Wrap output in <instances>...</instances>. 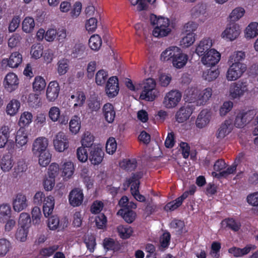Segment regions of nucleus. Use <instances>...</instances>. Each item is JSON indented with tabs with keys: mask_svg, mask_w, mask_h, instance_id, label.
I'll return each mask as SVG.
<instances>
[{
	"mask_svg": "<svg viewBox=\"0 0 258 258\" xmlns=\"http://www.w3.org/2000/svg\"><path fill=\"white\" fill-rule=\"evenodd\" d=\"M117 215L121 216L127 223L133 222L137 216L136 212L127 208H121L117 212Z\"/></svg>",
	"mask_w": 258,
	"mask_h": 258,
	"instance_id": "nucleus-20",
	"label": "nucleus"
},
{
	"mask_svg": "<svg viewBox=\"0 0 258 258\" xmlns=\"http://www.w3.org/2000/svg\"><path fill=\"white\" fill-rule=\"evenodd\" d=\"M137 162L135 159L124 160L120 163V166L121 168L132 171L137 167Z\"/></svg>",
	"mask_w": 258,
	"mask_h": 258,
	"instance_id": "nucleus-39",
	"label": "nucleus"
},
{
	"mask_svg": "<svg viewBox=\"0 0 258 258\" xmlns=\"http://www.w3.org/2000/svg\"><path fill=\"white\" fill-rule=\"evenodd\" d=\"M188 58L187 55L181 52L180 49H179L174 58L172 59V63L173 66L178 69L182 68L186 64Z\"/></svg>",
	"mask_w": 258,
	"mask_h": 258,
	"instance_id": "nucleus-16",
	"label": "nucleus"
},
{
	"mask_svg": "<svg viewBox=\"0 0 258 258\" xmlns=\"http://www.w3.org/2000/svg\"><path fill=\"white\" fill-rule=\"evenodd\" d=\"M33 116L31 112L25 111L23 112L20 118L19 124L21 127L29 124L32 120Z\"/></svg>",
	"mask_w": 258,
	"mask_h": 258,
	"instance_id": "nucleus-40",
	"label": "nucleus"
},
{
	"mask_svg": "<svg viewBox=\"0 0 258 258\" xmlns=\"http://www.w3.org/2000/svg\"><path fill=\"white\" fill-rule=\"evenodd\" d=\"M140 184V182L137 183L136 185H134V183L132 184L131 187V191L132 195L136 200L140 202H144L146 201V198L139 192Z\"/></svg>",
	"mask_w": 258,
	"mask_h": 258,
	"instance_id": "nucleus-37",
	"label": "nucleus"
},
{
	"mask_svg": "<svg viewBox=\"0 0 258 258\" xmlns=\"http://www.w3.org/2000/svg\"><path fill=\"white\" fill-rule=\"evenodd\" d=\"M20 106V102L17 100L13 99L7 105L6 111L8 114L14 115L18 111Z\"/></svg>",
	"mask_w": 258,
	"mask_h": 258,
	"instance_id": "nucleus-32",
	"label": "nucleus"
},
{
	"mask_svg": "<svg viewBox=\"0 0 258 258\" xmlns=\"http://www.w3.org/2000/svg\"><path fill=\"white\" fill-rule=\"evenodd\" d=\"M195 107L190 103L184 104L181 107L175 115L176 120L182 123L186 121L191 115Z\"/></svg>",
	"mask_w": 258,
	"mask_h": 258,
	"instance_id": "nucleus-8",
	"label": "nucleus"
},
{
	"mask_svg": "<svg viewBox=\"0 0 258 258\" xmlns=\"http://www.w3.org/2000/svg\"><path fill=\"white\" fill-rule=\"evenodd\" d=\"M9 128L7 126H4L0 129V148H4L8 141L10 137Z\"/></svg>",
	"mask_w": 258,
	"mask_h": 258,
	"instance_id": "nucleus-33",
	"label": "nucleus"
},
{
	"mask_svg": "<svg viewBox=\"0 0 258 258\" xmlns=\"http://www.w3.org/2000/svg\"><path fill=\"white\" fill-rule=\"evenodd\" d=\"M195 41V34L193 33H188L182 38L181 42L184 47H188L191 45Z\"/></svg>",
	"mask_w": 258,
	"mask_h": 258,
	"instance_id": "nucleus-59",
	"label": "nucleus"
},
{
	"mask_svg": "<svg viewBox=\"0 0 258 258\" xmlns=\"http://www.w3.org/2000/svg\"><path fill=\"white\" fill-rule=\"evenodd\" d=\"M46 86L45 80L40 76H37L35 78V81L33 83V87L35 91H40L43 90Z\"/></svg>",
	"mask_w": 258,
	"mask_h": 258,
	"instance_id": "nucleus-49",
	"label": "nucleus"
},
{
	"mask_svg": "<svg viewBox=\"0 0 258 258\" xmlns=\"http://www.w3.org/2000/svg\"><path fill=\"white\" fill-rule=\"evenodd\" d=\"M212 46L211 40L209 39H204L201 40L196 49V52L199 56H202L205 54V52L209 51L208 50Z\"/></svg>",
	"mask_w": 258,
	"mask_h": 258,
	"instance_id": "nucleus-24",
	"label": "nucleus"
},
{
	"mask_svg": "<svg viewBox=\"0 0 258 258\" xmlns=\"http://www.w3.org/2000/svg\"><path fill=\"white\" fill-rule=\"evenodd\" d=\"M35 22L31 17H26L22 23V29L26 33L31 32L34 29Z\"/></svg>",
	"mask_w": 258,
	"mask_h": 258,
	"instance_id": "nucleus-45",
	"label": "nucleus"
},
{
	"mask_svg": "<svg viewBox=\"0 0 258 258\" xmlns=\"http://www.w3.org/2000/svg\"><path fill=\"white\" fill-rule=\"evenodd\" d=\"M117 229L119 236L123 239L128 238L133 232L132 228L128 226L119 225Z\"/></svg>",
	"mask_w": 258,
	"mask_h": 258,
	"instance_id": "nucleus-36",
	"label": "nucleus"
},
{
	"mask_svg": "<svg viewBox=\"0 0 258 258\" xmlns=\"http://www.w3.org/2000/svg\"><path fill=\"white\" fill-rule=\"evenodd\" d=\"M69 60L64 58L58 61L57 71L60 76L63 75L68 72L69 70Z\"/></svg>",
	"mask_w": 258,
	"mask_h": 258,
	"instance_id": "nucleus-28",
	"label": "nucleus"
},
{
	"mask_svg": "<svg viewBox=\"0 0 258 258\" xmlns=\"http://www.w3.org/2000/svg\"><path fill=\"white\" fill-rule=\"evenodd\" d=\"M220 54L214 49L208 51L202 57L201 61L208 67L215 66L220 59Z\"/></svg>",
	"mask_w": 258,
	"mask_h": 258,
	"instance_id": "nucleus-6",
	"label": "nucleus"
},
{
	"mask_svg": "<svg viewBox=\"0 0 258 258\" xmlns=\"http://www.w3.org/2000/svg\"><path fill=\"white\" fill-rule=\"evenodd\" d=\"M245 10L241 7L234 9L229 16V19L231 22H235L240 19L244 14Z\"/></svg>",
	"mask_w": 258,
	"mask_h": 258,
	"instance_id": "nucleus-38",
	"label": "nucleus"
},
{
	"mask_svg": "<svg viewBox=\"0 0 258 258\" xmlns=\"http://www.w3.org/2000/svg\"><path fill=\"white\" fill-rule=\"evenodd\" d=\"M140 89H143L140 98L147 101H153L156 98V82L151 78L146 79L143 83L139 84Z\"/></svg>",
	"mask_w": 258,
	"mask_h": 258,
	"instance_id": "nucleus-2",
	"label": "nucleus"
},
{
	"mask_svg": "<svg viewBox=\"0 0 258 258\" xmlns=\"http://www.w3.org/2000/svg\"><path fill=\"white\" fill-rule=\"evenodd\" d=\"M59 90V84L56 81L50 82L46 91L48 100L49 101H54L58 97Z\"/></svg>",
	"mask_w": 258,
	"mask_h": 258,
	"instance_id": "nucleus-15",
	"label": "nucleus"
},
{
	"mask_svg": "<svg viewBox=\"0 0 258 258\" xmlns=\"http://www.w3.org/2000/svg\"><path fill=\"white\" fill-rule=\"evenodd\" d=\"M219 72L218 70L210 69L207 72L203 73V77L206 80L211 82L215 80L219 76Z\"/></svg>",
	"mask_w": 258,
	"mask_h": 258,
	"instance_id": "nucleus-54",
	"label": "nucleus"
},
{
	"mask_svg": "<svg viewBox=\"0 0 258 258\" xmlns=\"http://www.w3.org/2000/svg\"><path fill=\"white\" fill-rule=\"evenodd\" d=\"M5 87L9 92L17 88L19 82L17 76L14 73H9L5 77Z\"/></svg>",
	"mask_w": 258,
	"mask_h": 258,
	"instance_id": "nucleus-19",
	"label": "nucleus"
},
{
	"mask_svg": "<svg viewBox=\"0 0 258 258\" xmlns=\"http://www.w3.org/2000/svg\"><path fill=\"white\" fill-rule=\"evenodd\" d=\"M27 236V230L25 227H21L18 229L16 233V238L21 241H24Z\"/></svg>",
	"mask_w": 258,
	"mask_h": 258,
	"instance_id": "nucleus-62",
	"label": "nucleus"
},
{
	"mask_svg": "<svg viewBox=\"0 0 258 258\" xmlns=\"http://www.w3.org/2000/svg\"><path fill=\"white\" fill-rule=\"evenodd\" d=\"M241 116L243 118V121H244L245 124L249 123L255 115V112L254 110H248L247 111H242L239 112Z\"/></svg>",
	"mask_w": 258,
	"mask_h": 258,
	"instance_id": "nucleus-57",
	"label": "nucleus"
},
{
	"mask_svg": "<svg viewBox=\"0 0 258 258\" xmlns=\"http://www.w3.org/2000/svg\"><path fill=\"white\" fill-rule=\"evenodd\" d=\"M39 163L42 167L46 166L50 162L51 155L49 151L38 154Z\"/></svg>",
	"mask_w": 258,
	"mask_h": 258,
	"instance_id": "nucleus-42",
	"label": "nucleus"
},
{
	"mask_svg": "<svg viewBox=\"0 0 258 258\" xmlns=\"http://www.w3.org/2000/svg\"><path fill=\"white\" fill-rule=\"evenodd\" d=\"M43 47L40 44H34L31 48L30 53L32 57L38 59L40 58L43 54Z\"/></svg>",
	"mask_w": 258,
	"mask_h": 258,
	"instance_id": "nucleus-47",
	"label": "nucleus"
},
{
	"mask_svg": "<svg viewBox=\"0 0 258 258\" xmlns=\"http://www.w3.org/2000/svg\"><path fill=\"white\" fill-rule=\"evenodd\" d=\"M182 94L177 90H171L166 93L164 97L163 104L167 108H171L177 106L181 99Z\"/></svg>",
	"mask_w": 258,
	"mask_h": 258,
	"instance_id": "nucleus-4",
	"label": "nucleus"
},
{
	"mask_svg": "<svg viewBox=\"0 0 258 258\" xmlns=\"http://www.w3.org/2000/svg\"><path fill=\"white\" fill-rule=\"evenodd\" d=\"M211 114L207 110H203L196 120V125L200 128L205 127L210 122Z\"/></svg>",
	"mask_w": 258,
	"mask_h": 258,
	"instance_id": "nucleus-18",
	"label": "nucleus"
},
{
	"mask_svg": "<svg viewBox=\"0 0 258 258\" xmlns=\"http://www.w3.org/2000/svg\"><path fill=\"white\" fill-rule=\"evenodd\" d=\"M245 57L244 52L242 51L234 52L229 57L228 62L229 64H239L243 63L242 61Z\"/></svg>",
	"mask_w": 258,
	"mask_h": 258,
	"instance_id": "nucleus-31",
	"label": "nucleus"
},
{
	"mask_svg": "<svg viewBox=\"0 0 258 258\" xmlns=\"http://www.w3.org/2000/svg\"><path fill=\"white\" fill-rule=\"evenodd\" d=\"M16 143L20 146L25 145L27 142V135L25 132L24 127H21L17 133L16 136Z\"/></svg>",
	"mask_w": 258,
	"mask_h": 258,
	"instance_id": "nucleus-34",
	"label": "nucleus"
},
{
	"mask_svg": "<svg viewBox=\"0 0 258 258\" xmlns=\"http://www.w3.org/2000/svg\"><path fill=\"white\" fill-rule=\"evenodd\" d=\"M14 163L11 157L9 155H4L1 160V167L4 172L9 171L13 166Z\"/></svg>",
	"mask_w": 258,
	"mask_h": 258,
	"instance_id": "nucleus-29",
	"label": "nucleus"
},
{
	"mask_svg": "<svg viewBox=\"0 0 258 258\" xmlns=\"http://www.w3.org/2000/svg\"><path fill=\"white\" fill-rule=\"evenodd\" d=\"M98 21L96 18H90L88 20L85 24L86 30L89 32H93L95 31L97 27Z\"/></svg>",
	"mask_w": 258,
	"mask_h": 258,
	"instance_id": "nucleus-53",
	"label": "nucleus"
},
{
	"mask_svg": "<svg viewBox=\"0 0 258 258\" xmlns=\"http://www.w3.org/2000/svg\"><path fill=\"white\" fill-rule=\"evenodd\" d=\"M55 149L58 152H63L69 147L68 140L63 133L59 132L56 134L53 140Z\"/></svg>",
	"mask_w": 258,
	"mask_h": 258,
	"instance_id": "nucleus-11",
	"label": "nucleus"
},
{
	"mask_svg": "<svg viewBox=\"0 0 258 258\" xmlns=\"http://www.w3.org/2000/svg\"><path fill=\"white\" fill-rule=\"evenodd\" d=\"M248 83L247 81H239L232 83L230 87V96L233 99L239 98L248 91Z\"/></svg>",
	"mask_w": 258,
	"mask_h": 258,
	"instance_id": "nucleus-3",
	"label": "nucleus"
},
{
	"mask_svg": "<svg viewBox=\"0 0 258 258\" xmlns=\"http://www.w3.org/2000/svg\"><path fill=\"white\" fill-rule=\"evenodd\" d=\"M48 145V141L46 138L44 137L37 138L33 144V153L35 155H38V154L48 151L47 149Z\"/></svg>",
	"mask_w": 258,
	"mask_h": 258,
	"instance_id": "nucleus-13",
	"label": "nucleus"
},
{
	"mask_svg": "<svg viewBox=\"0 0 258 258\" xmlns=\"http://www.w3.org/2000/svg\"><path fill=\"white\" fill-rule=\"evenodd\" d=\"M31 219L28 214L22 213L19 217L18 223L21 227H27L30 223Z\"/></svg>",
	"mask_w": 258,
	"mask_h": 258,
	"instance_id": "nucleus-58",
	"label": "nucleus"
},
{
	"mask_svg": "<svg viewBox=\"0 0 258 258\" xmlns=\"http://www.w3.org/2000/svg\"><path fill=\"white\" fill-rule=\"evenodd\" d=\"M62 176L66 177H71L74 173V165L71 162L64 163L62 168Z\"/></svg>",
	"mask_w": 258,
	"mask_h": 258,
	"instance_id": "nucleus-52",
	"label": "nucleus"
},
{
	"mask_svg": "<svg viewBox=\"0 0 258 258\" xmlns=\"http://www.w3.org/2000/svg\"><path fill=\"white\" fill-rule=\"evenodd\" d=\"M233 107V103L231 101L224 102L220 109V114L221 116H224L229 112Z\"/></svg>",
	"mask_w": 258,
	"mask_h": 258,
	"instance_id": "nucleus-63",
	"label": "nucleus"
},
{
	"mask_svg": "<svg viewBox=\"0 0 258 258\" xmlns=\"http://www.w3.org/2000/svg\"><path fill=\"white\" fill-rule=\"evenodd\" d=\"M251 249V247L246 246L243 248H240L238 247H232L229 249V252L233 254L235 257L241 256L245 254H247L250 252Z\"/></svg>",
	"mask_w": 258,
	"mask_h": 258,
	"instance_id": "nucleus-35",
	"label": "nucleus"
},
{
	"mask_svg": "<svg viewBox=\"0 0 258 258\" xmlns=\"http://www.w3.org/2000/svg\"><path fill=\"white\" fill-rule=\"evenodd\" d=\"M22 61V55L18 52L12 53L9 58L8 64L11 68H17Z\"/></svg>",
	"mask_w": 258,
	"mask_h": 258,
	"instance_id": "nucleus-27",
	"label": "nucleus"
},
{
	"mask_svg": "<svg viewBox=\"0 0 258 258\" xmlns=\"http://www.w3.org/2000/svg\"><path fill=\"white\" fill-rule=\"evenodd\" d=\"M150 22L153 25H156L153 31V35L156 37H162L167 36L171 31L169 28V20L163 17H157L155 15L150 16Z\"/></svg>",
	"mask_w": 258,
	"mask_h": 258,
	"instance_id": "nucleus-1",
	"label": "nucleus"
},
{
	"mask_svg": "<svg viewBox=\"0 0 258 258\" xmlns=\"http://www.w3.org/2000/svg\"><path fill=\"white\" fill-rule=\"evenodd\" d=\"M11 247L10 242L6 238L0 239V257L5 256Z\"/></svg>",
	"mask_w": 258,
	"mask_h": 258,
	"instance_id": "nucleus-41",
	"label": "nucleus"
},
{
	"mask_svg": "<svg viewBox=\"0 0 258 258\" xmlns=\"http://www.w3.org/2000/svg\"><path fill=\"white\" fill-rule=\"evenodd\" d=\"M81 127L80 118L75 115L70 122V130L73 133L76 134Z\"/></svg>",
	"mask_w": 258,
	"mask_h": 258,
	"instance_id": "nucleus-48",
	"label": "nucleus"
},
{
	"mask_svg": "<svg viewBox=\"0 0 258 258\" xmlns=\"http://www.w3.org/2000/svg\"><path fill=\"white\" fill-rule=\"evenodd\" d=\"M221 224L223 226L226 225V227H229L234 231H238L241 226L239 222L235 221L232 218L225 219L222 221Z\"/></svg>",
	"mask_w": 258,
	"mask_h": 258,
	"instance_id": "nucleus-46",
	"label": "nucleus"
},
{
	"mask_svg": "<svg viewBox=\"0 0 258 258\" xmlns=\"http://www.w3.org/2000/svg\"><path fill=\"white\" fill-rule=\"evenodd\" d=\"M180 49L176 46H172L167 48L161 54L160 59L162 61H167L174 58L176 54Z\"/></svg>",
	"mask_w": 258,
	"mask_h": 258,
	"instance_id": "nucleus-21",
	"label": "nucleus"
},
{
	"mask_svg": "<svg viewBox=\"0 0 258 258\" xmlns=\"http://www.w3.org/2000/svg\"><path fill=\"white\" fill-rule=\"evenodd\" d=\"M103 111L106 120L109 123H112L115 116L113 106L110 103H106L103 106Z\"/></svg>",
	"mask_w": 258,
	"mask_h": 258,
	"instance_id": "nucleus-22",
	"label": "nucleus"
},
{
	"mask_svg": "<svg viewBox=\"0 0 258 258\" xmlns=\"http://www.w3.org/2000/svg\"><path fill=\"white\" fill-rule=\"evenodd\" d=\"M12 206L14 211L20 212L28 207V201L26 196L22 193L15 195L12 200Z\"/></svg>",
	"mask_w": 258,
	"mask_h": 258,
	"instance_id": "nucleus-7",
	"label": "nucleus"
},
{
	"mask_svg": "<svg viewBox=\"0 0 258 258\" xmlns=\"http://www.w3.org/2000/svg\"><path fill=\"white\" fill-rule=\"evenodd\" d=\"M108 77V73L103 70L97 72L95 76V81L98 85L104 84Z\"/></svg>",
	"mask_w": 258,
	"mask_h": 258,
	"instance_id": "nucleus-50",
	"label": "nucleus"
},
{
	"mask_svg": "<svg viewBox=\"0 0 258 258\" xmlns=\"http://www.w3.org/2000/svg\"><path fill=\"white\" fill-rule=\"evenodd\" d=\"M60 110L57 107H52L49 111V116L53 121H57L60 116Z\"/></svg>",
	"mask_w": 258,
	"mask_h": 258,
	"instance_id": "nucleus-64",
	"label": "nucleus"
},
{
	"mask_svg": "<svg viewBox=\"0 0 258 258\" xmlns=\"http://www.w3.org/2000/svg\"><path fill=\"white\" fill-rule=\"evenodd\" d=\"M102 44V40L98 35H92L89 41V44L90 48L94 50L99 49Z\"/></svg>",
	"mask_w": 258,
	"mask_h": 258,
	"instance_id": "nucleus-44",
	"label": "nucleus"
},
{
	"mask_svg": "<svg viewBox=\"0 0 258 258\" xmlns=\"http://www.w3.org/2000/svg\"><path fill=\"white\" fill-rule=\"evenodd\" d=\"M59 220L57 216H52L48 220V226L51 230H55L58 226Z\"/></svg>",
	"mask_w": 258,
	"mask_h": 258,
	"instance_id": "nucleus-60",
	"label": "nucleus"
},
{
	"mask_svg": "<svg viewBox=\"0 0 258 258\" xmlns=\"http://www.w3.org/2000/svg\"><path fill=\"white\" fill-rule=\"evenodd\" d=\"M240 29L239 26L234 23H230L228 25L226 29L222 33L223 37L232 41L235 39L239 35Z\"/></svg>",
	"mask_w": 258,
	"mask_h": 258,
	"instance_id": "nucleus-12",
	"label": "nucleus"
},
{
	"mask_svg": "<svg viewBox=\"0 0 258 258\" xmlns=\"http://www.w3.org/2000/svg\"><path fill=\"white\" fill-rule=\"evenodd\" d=\"M212 95V90L210 88H208L204 90L200 93L197 100V104L203 105L205 104Z\"/></svg>",
	"mask_w": 258,
	"mask_h": 258,
	"instance_id": "nucleus-25",
	"label": "nucleus"
},
{
	"mask_svg": "<svg viewBox=\"0 0 258 258\" xmlns=\"http://www.w3.org/2000/svg\"><path fill=\"white\" fill-rule=\"evenodd\" d=\"M84 199L82 190L79 188L73 189L69 194V202L73 207L81 205Z\"/></svg>",
	"mask_w": 258,
	"mask_h": 258,
	"instance_id": "nucleus-14",
	"label": "nucleus"
},
{
	"mask_svg": "<svg viewBox=\"0 0 258 258\" xmlns=\"http://www.w3.org/2000/svg\"><path fill=\"white\" fill-rule=\"evenodd\" d=\"M232 125L231 120H226L222 123L217 131L216 137L218 139H222L232 131Z\"/></svg>",
	"mask_w": 258,
	"mask_h": 258,
	"instance_id": "nucleus-17",
	"label": "nucleus"
},
{
	"mask_svg": "<svg viewBox=\"0 0 258 258\" xmlns=\"http://www.w3.org/2000/svg\"><path fill=\"white\" fill-rule=\"evenodd\" d=\"M258 35V23H251L246 28L245 35L246 38L251 39Z\"/></svg>",
	"mask_w": 258,
	"mask_h": 258,
	"instance_id": "nucleus-30",
	"label": "nucleus"
},
{
	"mask_svg": "<svg viewBox=\"0 0 258 258\" xmlns=\"http://www.w3.org/2000/svg\"><path fill=\"white\" fill-rule=\"evenodd\" d=\"M11 208L8 204H3L0 205V221L5 222L7 220L11 215Z\"/></svg>",
	"mask_w": 258,
	"mask_h": 258,
	"instance_id": "nucleus-26",
	"label": "nucleus"
},
{
	"mask_svg": "<svg viewBox=\"0 0 258 258\" xmlns=\"http://www.w3.org/2000/svg\"><path fill=\"white\" fill-rule=\"evenodd\" d=\"M226 77L228 81H234L238 79L246 71V66L244 63L229 64Z\"/></svg>",
	"mask_w": 258,
	"mask_h": 258,
	"instance_id": "nucleus-5",
	"label": "nucleus"
},
{
	"mask_svg": "<svg viewBox=\"0 0 258 258\" xmlns=\"http://www.w3.org/2000/svg\"><path fill=\"white\" fill-rule=\"evenodd\" d=\"M207 5L203 3H199L191 9V16L193 18H197L202 16L206 17Z\"/></svg>",
	"mask_w": 258,
	"mask_h": 258,
	"instance_id": "nucleus-23",
	"label": "nucleus"
},
{
	"mask_svg": "<svg viewBox=\"0 0 258 258\" xmlns=\"http://www.w3.org/2000/svg\"><path fill=\"white\" fill-rule=\"evenodd\" d=\"M32 217L33 223L35 224H38L40 221L41 213L40 209L38 207H34L32 210Z\"/></svg>",
	"mask_w": 258,
	"mask_h": 258,
	"instance_id": "nucleus-61",
	"label": "nucleus"
},
{
	"mask_svg": "<svg viewBox=\"0 0 258 258\" xmlns=\"http://www.w3.org/2000/svg\"><path fill=\"white\" fill-rule=\"evenodd\" d=\"M104 155V152L101 148L94 145L89 149V159L92 164L98 165L102 161Z\"/></svg>",
	"mask_w": 258,
	"mask_h": 258,
	"instance_id": "nucleus-9",
	"label": "nucleus"
},
{
	"mask_svg": "<svg viewBox=\"0 0 258 258\" xmlns=\"http://www.w3.org/2000/svg\"><path fill=\"white\" fill-rule=\"evenodd\" d=\"M117 144L115 140L113 138H110L106 144V152L109 154H113L116 151Z\"/></svg>",
	"mask_w": 258,
	"mask_h": 258,
	"instance_id": "nucleus-56",
	"label": "nucleus"
},
{
	"mask_svg": "<svg viewBox=\"0 0 258 258\" xmlns=\"http://www.w3.org/2000/svg\"><path fill=\"white\" fill-rule=\"evenodd\" d=\"M77 157L81 162H85L89 158V155L85 147H81L78 148L77 150Z\"/></svg>",
	"mask_w": 258,
	"mask_h": 258,
	"instance_id": "nucleus-55",
	"label": "nucleus"
},
{
	"mask_svg": "<svg viewBox=\"0 0 258 258\" xmlns=\"http://www.w3.org/2000/svg\"><path fill=\"white\" fill-rule=\"evenodd\" d=\"M58 248V245H53L48 247L41 249L39 254L43 258H46L51 255Z\"/></svg>",
	"mask_w": 258,
	"mask_h": 258,
	"instance_id": "nucleus-51",
	"label": "nucleus"
},
{
	"mask_svg": "<svg viewBox=\"0 0 258 258\" xmlns=\"http://www.w3.org/2000/svg\"><path fill=\"white\" fill-rule=\"evenodd\" d=\"M94 142V137L90 133L87 132L84 133L81 142L82 147L85 148H90L91 149L93 147Z\"/></svg>",
	"mask_w": 258,
	"mask_h": 258,
	"instance_id": "nucleus-43",
	"label": "nucleus"
},
{
	"mask_svg": "<svg viewBox=\"0 0 258 258\" xmlns=\"http://www.w3.org/2000/svg\"><path fill=\"white\" fill-rule=\"evenodd\" d=\"M119 91L118 79L116 76H112L108 80L106 87L105 92L109 97L112 98L116 96Z\"/></svg>",
	"mask_w": 258,
	"mask_h": 258,
	"instance_id": "nucleus-10",
	"label": "nucleus"
}]
</instances>
